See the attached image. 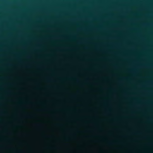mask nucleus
I'll use <instances>...</instances> for the list:
<instances>
[{"label": "nucleus", "mask_w": 153, "mask_h": 153, "mask_svg": "<svg viewBox=\"0 0 153 153\" xmlns=\"http://www.w3.org/2000/svg\"><path fill=\"white\" fill-rule=\"evenodd\" d=\"M109 143L111 144V143H112L111 142H110Z\"/></svg>", "instance_id": "obj_1"}, {"label": "nucleus", "mask_w": 153, "mask_h": 153, "mask_svg": "<svg viewBox=\"0 0 153 153\" xmlns=\"http://www.w3.org/2000/svg\"><path fill=\"white\" fill-rule=\"evenodd\" d=\"M72 97H74V95H73V96H72Z\"/></svg>", "instance_id": "obj_2"}]
</instances>
